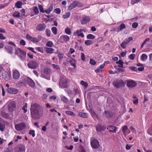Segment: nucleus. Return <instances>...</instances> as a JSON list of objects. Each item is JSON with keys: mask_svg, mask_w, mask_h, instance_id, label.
<instances>
[{"mask_svg": "<svg viewBox=\"0 0 152 152\" xmlns=\"http://www.w3.org/2000/svg\"><path fill=\"white\" fill-rule=\"evenodd\" d=\"M30 110L31 117L34 119H39L43 115L42 107L37 103L31 104Z\"/></svg>", "mask_w": 152, "mask_h": 152, "instance_id": "nucleus-1", "label": "nucleus"}, {"mask_svg": "<svg viewBox=\"0 0 152 152\" xmlns=\"http://www.w3.org/2000/svg\"><path fill=\"white\" fill-rule=\"evenodd\" d=\"M90 144L91 147L94 149L98 148L100 145L99 142L98 140L93 138L91 139Z\"/></svg>", "mask_w": 152, "mask_h": 152, "instance_id": "nucleus-2", "label": "nucleus"}, {"mask_svg": "<svg viewBox=\"0 0 152 152\" xmlns=\"http://www.w3.org/2000/svg\"><path fill=\"white\" fill-rule=\"evenodd\" d=\"M113 85L116 88L123 87L125 85L123 81L121 80L116 79L113 81Z\"/></svg>", "mask_w": 152, "mask_h": 152, "instance_id": "nucleus-3", "label": "nucleus"}, {"mask_svg": "<svg viewBox=\"0 0 152 152\" xmlns=\"http://www.w3.org/2000/svg\"><path fill=\"white\" fill-rule=\"evenodd\" d=\"M59 84L61 88H66L69 86V81L66 79L61 80H60Z\"/></svg>", "mask_w": 152, "mask_h": 152, "instance_id": "nucleus-4", "label": "nucleus"}, {"mask_svg": "<svg viewBox=\"0 0 152 152\" xmlns=\"http://www.w3.org/2000/svg\"><path fill=\"white\" fill-rule=\"evenodd\" d=\"M16 107L15 102L12 101L8 104L7 109L9 112H12L14 110Z\"/></svg>", "mask_w": 152, "mask_h": 152, "instance_id": "nucleus-5", "label": "nucleus"}, {"mask_svg": "<svg viewBox=\"0 0 152 152\" xmlns=\"http://www.w3.org/2000/svg\"><path fill=\"white\" fill-rule=\"evenodd\" d=\"M26 127V125L24 123H20L16 124L15 125V129L17 131H20L23 130L25 129Z\"/></svg>", "mask_w": 152, "mask_h": 152, "instance_id": "nucleus-6", "label": "nucleus"}, {"mask_svg": "<svg viewBox=\"0 0 152 152\" xmlns=\"http://www.w3.org/2000/svg\"><path fill=\"white\" fill-rule=\"evenodd\" d=\"M28 67L31 69H35L38 66L37 62L34 61H30L28 64Z\"/></svg>", "mask_w": 152, "mask_h": 152, "instance_id": "nucleus-7", "label": "nucleus"}, {"mask_svg": "<svg viewBox=\"0 0 152 152\" xmlns=\"http://www.w3.org/2000/svg\"><path fill=\"white\" fill-rule=\"evenodd\" d=\"M25 146L22 144L18 145L15 149V152H25Z\"/></svg>", "mask_w": 152, "mask_h": 152, "instance_id": "nucleus-8", "label": "nucleus"}, {"mask_svg": "<svg viewBox=\"0 0 152 152\" xmlns=\"http://www.w3.org/2000/svg\"><path fill=\"white\" fill-rule=\"evenodd\" d=\"M46 26L44 23H39L36 27V29L39 31H44L46 28Z\"/></svg>", "mask_w": 152, "mask_h": 152, "instance_id": "nucleus-9", "label": "nucleus"}, {"mask_svg": "<svg viewBox=\"0 0 152 152\" xmlns=\"http://www.w3.org/2000/svg\"><path fill=\"white\" fill-rule=\"evenodd\" d=\"M136 82L134 80H127V86L128 87H134L136 86Z\"/></svg>", "mask_w": 152, "mask_h": 152, "instance_id": "nucleus-10", "label": "nucleus"}, {"mask_svg": "<svg viewBox=\"0 0 152 152\" xmlns=\"http://www.w3.org/2000/svg\"><path fill=\"white\" fill-rule=\"evenodd\" d=\"M106 127L105 125H101L98 124L96 127V130L98 133L99 132H101L102 131H104L106 129Z\"/></svg>", "mask_w": 152, "mask_h": 152, "instance_id": "nucleus-11", "label": "nucleus"}, {"mask_svg": "<svg viewBox=\"0 0 152 152\" xmlns=\"http://www.w3.org/2000/svg\"><path fill=\"white\" fill-rule=\"evenodd\" d=\"M26 80L24 78H21L18 83L16 84V86L18 87H20L23 85L26 84Z\"/></svg>", "mask_w": 152, "mask_h": 152, "instance_id": "nucleus-12", "label": "nucleus"}, {"mask_svg": "<svg viewBox=\"0 0 152 152\" xmlns=\"http://www.w3.org/2000/svg\"><path fill=\"white\" fill-rule=\"evenodd\" d=\"M20 73L17 70H15L13 71L12 73V76L13 79H17L19 78L20 77Z\"/></svg>", "mask_w": 152, "mask_h": 152, "instance_id": "nucleus-13", "label": "nucleus"}, {"mask_svg": "<svg viewBox=\"0 0 152 152\" xmlns=\"http://www.w3.org/2000/svg\"><path fill=\"white\" fill-rule=\"evenodd\" d=\"M7 91L10 94H15L18 93V89L12 88H10L7 89Z\"/></svg>", "mask_w": 152, "mask_h": 152, "instance_id": "nucleus-14", "label": "nucleus"}, {"mask_svg": "<svg viewBox=\"0 0 152 152\" xmlns=\"http://www.w3.org/2000/svg\"><path fill=\"white\" fill-rule=\"evenodd\" d=\"M90 18L88 16H85L81 20V23L82 24H84L87 23L90 21Z\"/></svg>", "mask_w": 152, "mask_h": 152, "instance_id": "nucleus-15", "label": "nucleus"}, {"mask_svg": "<svg viewBox=\"0 0 152 152\" xmlns=\"http://www.w3.org/2000/svg\"><path fill=\"white\" fill-rule=\"evenodd\" d=\"M77 1H75L73 2L69 7L68 8V10H71L72 9L75 8L77 6H78L77 4Z\"/></svg>", "mask_w": 152, "mask_h": 152, "instance_id": "nucleus-16", "label": "nucleus"}, {"mask_svg": "<svg viewBox=\"0 0 152 152\" xmlns=\"http://www.w3.org/2000/svg\"><path fill=\"white\" fill-rule=\"evenodd\" d=\"M26 56V51L21 50V51L20 52V56H19V58H20L21 60H23L25 59Z\"/></svg>", "mask_w": 152, "mask_h": 152, "instance_id": "nucleus-17", "label": "nucleus"}, {"mask_svg": "<svg viewBox=\"0 0 152 152\" xmlns=\"http://www.w3.org/2000/svg\"><path fill=\"white\" fill-rule=\"evenodd\" d=\"M51 70L50 68L46 67L44 69L43 73L42 74L44 77H45L46 76L49 75L50 72Z\"/></svg>", "mask_w": 152, "mask_h": 152, "instance_id": "nucleus-18", "label": "nucleus"}, {"mask_svg": "<svg viewBox=\"0 0 152 152\" xmlns=\"http://www.w3.org/2000/svg\"><path fill=\"white\" fill-rule=\"evenodd\" d=\"M28 85L31 87H33L35 86V84L34 82L30 78L28 77L27 78Z\"/></svg>", "mask_w": 152, "mask_h": 152, "instance_id": "nucleus-19", "label": "nucleus"}, {"mask_svg": "<svg viewBox=\"0 0 152 152\" xmlns=\"http://www.w3.org/2000/svg\"><path fill=\"white\" fill-rule=\"evenodd\" d=\"M90 112L92 116L93 117L94 119L98 120L99 119L98 115L95 113V111L92 109L90 110Z\"/></svg>", "mask_w": 152, "mask_h": 152, "instance_id": "nucleus-20", "label": "nucleus"}, {"mask_svg": "<svg viewBox=\"0 0 152 152\" xmlns=\"http://www.w3.org/2000/svg\"><path fill=\"white\" fill-rule=\"evenodd\" d=\"M110 132H116L117 128L116 127L113 126H110L108 127L107 128Z\"/></svg>", "mask_w": 152, "mask_h": 152, "instance_id": "nucleus-21", "label": "nucleus"}, {"mask_svg": "<svg viewBox=\"0 0 152 152\" xmlns=\"http://www.w3.org/2000/svg\"><path fill=\"white\" fill-rule=\"evenodd\" d=\"M4 48L7 50V51L10 53L12 54L13 53V48L9 45H6L5 46Z\"/></svg>", "mask_w": 152, "mask_h": 152, "instance_id": "nucleus-22", "label": "nucleus"}, {"mask_svg": "<svg viewBox=\"0 0 152 152\" xmlns=\"http://www.w3.org/2000/svg\"><path fill=\"white\" fill-rule=\"evenodd\" d=\"M60 38L64 42H66L69 40V38L67 35H63L61 36Z\"/></svg>", "mask_w": 152, "mask_h": 152, "instance_id": "nucleus-23", "label": "nucleus"}, {"mask_svg": "<svg viewBox=\"0 0 152 152\" xmlns=\"http://www.w3.org/2000/svg\"><path fill=\"white\" fill-rule=\"evenodd\" d=\"M78 115L83 118H86L88 116V114L87 113L81 112L78 113Z\"/></svg>", "mask_w": 152, "mask_h": 152, "instance_id": "nucleus-24", "label": "nucleus"}, {"mask_svg": "<svg viewBox=\"0 0 152 152\" xmlns=\"http://www.w3.org/2000/svg\"><path fill=\"white\" fill-rule=\"evenodd\" d=\"M61 100L64 102L67 103L68 102V99L65 96L62 95L61 96Z\"/></svg>", "mask_w": 152, "mask_h": 152, "instance_id": "nucleus-25", "label": "nucleus"}, {"mask_svg": "<svg viewBox=\"0 0 152 152\" xmlns=\"http://www.w3.org/2000/svg\"><path fill=\"white\" fill-rule=\"evenodd\" d=\"M22 3L20 1H17L15 4V6L18 8H22Z\"/></svg>", "mask_w": 152, "mask_h": 152, "instance_id": "nucleus-26", "label": "nucleus"}, {"mask_svg": "<svg viewBox=\"0 0 152 152\" xmlns=\"http://www.w3.org/2000/svg\"><path fill=\"white\" fill-rule=\"evenodd\" d=\"M53 51L54 50L52 48L48 47L46 48V51L48 53L52 54L53 53Z\"/></svg>", "mask_w": 152, "mask_h": 152, "instance_id": "nucleus-27", "label": "nucleus"}, {"mask_svg": "<svg viewBox=\"0 0 152 152\" xmlns=\"http://www.w3.org/2000/svg\"><path fill=\"white\" fill-rule=\"evenodd\" d=\"M21 51V49L20 48H18L15 50V55H18L19 56H20V53Z\"/></svg>", "mask_w": 152, "mask_h": 152, "instance_id": "nucleus-28", "label": "nucleus"}, {"mask_svg": "<svg viewBox=\"0 0 152 152\" xmlns=\"http://www.w3.org/2000/svg\"><path fill=\"white\" fill-rule=\"evenodd\" d=\"M20 13L18 11H15L13 14V16L15 18H19L20 17Z\"/></svg>", "mask_w": 152, "mask_h": 152, "instance_id": "nucleus-29", "label": "nucleus"}, {"mask_svg": "<svg viewBox=\"0 0 152 152\" xmlns=\"http://www.w3.org/2000/svg\"><path fill=\"white\" fill-rule=\"evenodd\" d=\"M119 31H122L123 29L126 28L125 25L123 23H121L119 27H118Z\"/></svg>", "mask_w": 152, "mask_h": 152, "instance_id": "nucleus-30", "label": "nucleus"}, {"mask_svg": "<svg viewBox=\"0 0 152 152\" xmlns=\"http://www.w3.org/2000/svg\"><path fill=\"white\" fill-rule=\"evenodd\" d=\"M81 32L79 30H77L76 32V34L78 37H81L82 38L84 37V35L83 33H81Z\"/></svg>", "mask_w": 152, "mask_h": 152, "instance_id": "nucleus-31", "label": "nucleus"}, {"mask_svg": "<svg viewBox=\"0 0 152 152\" xmlns=\"http://www.w3.org/2000/svg\"><path fill=\"white\" fill-rule=\"evenodd\" d=\"M128 43V42H123L121 44V46L123 48L125 49Z\"/></svg>", "mask_w": 152, "mask_h": 152, "instance_id": "nucleus-32", "label": "nucleus"}, {"mask_svg": "<svg viewBox=\"0 0 152 152\" xmlns=\"http://www.w3.org/2000/svg\"><path fill=\"white\" fill-rule=\"evenodd\" d=\"M95 38V36L91 34H89L87 35V38L89 39H94Z\"/></svg>", "mask_w": 152, "mask_h": 152, "instance_id": "nucleus-33", "label": "nucleus"}, {"mask_svg": "<svg viewBox=\"0 0 152 152\" xmlns=\"http://www.w3.org/2000/svg\"><path fill=\"white\" fill-rule=\"evenodd\" d=\"M147 56L145 54H142L141 56V59L142 61H144L145 60L147 59Z\"/></svg>", "mask_w": 152, "mask_h": 152, "instance_id": "nucleus-34", "label": "nucleus"}, {"mask_svg": "<svg viewBox=\"0 0 152 152\" xmlns=\"http://www.w3.org/2000/svg\"><path fill=\"white\" fill-rule=\"evenodd\" d=\"M80 83L81 85L84 86L85 88H87L88 86V83L83 80L81 81Z\"/></svg>", "mask_w": 152, "mask_h": 152, "instance_id": "nucleus-35", "label": "nucleus"}, {"mask_svg": "<svg viewBox=\"0 0 152 152\" xmlns=\"http://www.w3.org/2000/svg\"><path fill=\"white\" fill-rule=\"evenodd\" d=\"M51 30L54 34L56 35L57 34V29L56 27H52L51 28Z\"/></svg>", "mask_w": 152, "mask_h": 152, "instance_id": "nucleus-36", "label": "nucleus"}, {"mask_svg": "<svg viewBox=\"0 0 152 152\" xmlns=\"http://www.w3.org/2000/svg\"><path fill=\"white\" fill-rule=\"evenodd\" d=\"M70 14L71 13L70 12H68L65 15H63L62 16V17L64 18H68L70 16Z\"/></svg>", "mask_w": 152, "mask_h": 152, "instance_id": "nucleus-37", "label": "nucleus"}, {"mask_svg": "<svg viewBox=\"0 0 152 152\" xmlns=\"http://www.w3.org/2000/svg\"><path fill=\"white\" fill-rule=\"evenodd\" d=\"M105 116L107 118H110L111 117V114L110 113L107 111H105Z\"/></svg>", "mask_w": 152, "mask_h": 152, "instance_id": "nucleus-38", "label": "nucleus"}, {"mask_svg": "<svg viewBox=\"0 0 152 152\" xmlns=\"http://www.w3.org/2000/svg\"><path fill=\"white\" fill-rule=\"evenodd\" d=\"M65 32L68 34H70L71 33L70 29L69 28H65Z\"/></svg>", "mask_w": 152, "mask_h": 152, "instance_id": "nucleus-39", "label": "nucleus"}, {"mask_svg": "<svg viewBox=\"0 0 152 152\" xmlns=\"http://www.w3.org/2000/svg\"><path fill=\"white\" fill-rule=\"evenodd\" d=\"M134 99L133 100V103L135 104H137L138 103V99L136 96H134Z\"/></svg>", "mask_w": 152, "mask_h": 152, "instance_id": "nucleus-40", "label": "nucleus"}, {"mask_svg": "<svg viewBox=\"0 0 152 152\" xmlns=\"http://www.w3.org/2000/svg\"><path fill=\"white\" fill-rule=\"evenodd\" d=\"M66 113L69 115L72 116H75V115L74 114V113L71 111H66Z\"/></svg>", "mask_w": 152, "mask_h": 152, "instance_id": "nucleus-41", "label": "nucleus"}, {"mask_svg": "<svg viewBox=\"0 0 152 152\" xmlns=\"http://www.w3.org/2000/svg\"><path fill=\"white\" fill-rule=\"evenodd\" d=\"M0 130L1 131L3 132L4 131L5 128V125L3 124H2L1 123H0Z\"/></svg>", "mask_w": 152, "mask_h": 152, "instance_id": "nucleus-42", "label": "nucleus"}, {"mask_svg": "<svg viewBox=\"0 0 152 152\" xmlns=\"http://www.w3.org/2000/svg\"><path fill=\"white\" fill-rule=\"evenodd\" d=\"M53 45V44L51 41H48L46 43V46L48 47H51Z\"/></svg>", "mask_w": 152, "mask_h": 152, "instance_id": "nucleus-43", "label": "nucleus"}, {"mask_svg": "<svg viewBox=\"0 0 152 152\" xmlns=\"http://www.w3.org/2000/svg\"><path fill=\"white\" fill-rule=\"evenodd\" d=\"M54 12L57 14H59L60 13L61 10L60 8H57L54 10Z\"/></svg>", "mask_w": 152, "mask_h": 152, "instance_id": "nucleus-44", "label": "nucleus"}, {"mask_svg": "<svg viewBox=\"0 0 152 152\" xmlns=\"http://www.w3.org/2000/svg\"><path fill=\"white\" fill-rule=\"evenodd\" d=\"M85 44L86 45H89L92 44V42L90 40H87L85 41Z\"/></svg>", "mask_w": 152, "mask_h": 152, "instance_id": "nucleus-45", "label": "nucleus"}, {"mask_svg": "<svg viewBox=\"0 0 152 152\" xmlns=\"http://www.w3.org/2000/svg\"><path fill=\"white\" fill-rule=\"evenodd\" d=\"M69 63L73 67H75L76 66L75 60L74 59H73V60H70L69 61Z\"/></svg>", "mask_w": 152, "mask_h": 152, "instance_id": "nucleus-46", "label": "nucleus"}, {"mask_svg": "<svg viewBox=\"0 0 152 152\" xmlns=\"http://www.w3.org/2000/svg\"><path fill=\"white\" fill-rule=\"evenodd\" d=\"M35 131L34 130H30L29 132V134L31 135L32 137H34L35 136Z\"/></svg>", "mask_w": 152, "mask_h": 152, "instance_id": "nucleus-47", "label": "nucleus"}, {"mask_svg": "<svg viewBox=\"0 0 152 152\" xmlns=\"http://www.w3.org/2000/svg\"><path fill=\"white\" fill-rule=\"evenodd\" d=\"M38 7L40 12L42 13H44V11L43 10V7L41 5L39 4Z\"/></svg>", "mask_w": 152, "mask_h": 152, "instance_id": "nucleus-48", "label": "nucleus"}, {"mask_svg": "<svg viewBox=\"0 0 152 152\" xmlns=\"http://www.w3.org/2000/svg\"><path fill=\"white\" fill-rule=\"evenodd\" d=\"M26 39L31 41H32V39L33 37L30 36L28 34H27L26 35Z\"/></svg>", "mask_w": 152, "mask_h": 152, "instance_id": "nucleus-49", "label": "nucleus"}, {"mask_svg": "<svg viewBox=\"0 0 152 152\" xmlns=\"http://www.w3.org/2000/svg\"><path fill=\"white\" fill-rule=\"evenodd\" d=\"M116 63L117 64H119L120 65L121 67L123 68V64L124 62L121 60H119L118 61L116 62Z\"/></svg>", "mask_w": 152, "mask_h": 152, "instance_id": "nucleus-50", "label": "nucleus"}, {"mask_svg": "<svg viewBox=\"0 0 152 152\" xmlns=\"http://www.w3.org/2000/svg\"><path fill=\"white\" fill-rule=\"evenodd\" d=\"M27 106V104L26 103L25 104L24 106L23 107L22 109L24 110V113H26L27 111V109H25V108Z\"/></svg>", "mask_w": 152, "mask_h": 152, "instance_id": "nucleus-51", "label": "nucleus"}, {"mask_svg": "<svg viewBox=\"0 0 152 152\" xmlns=\"http://www.w3.org/2000/svg\"><path fill=\"white\" fill-rule=\"evenodd\" d=\"M89 63L91 65H95L96 64V62L93 59H91L90 60Z\"/></svg>", "mask_w": 152, "mask_h": 152, "instance_id": "nucleus-52", "label": "nucleus"}, {"mask_svg": "<svg viewBox=\"0 0 152 152\" xmlns=\"http://www.w3.org/2000/svg\"><path fill=\"white\" fill-rule=\"evenodd\" d=\"M33 10L34 12L36 13V14H37L39 12L38 8L36 6L34 7Z\"/></svg>", "mask_w": 152, "mask_h": 152, "instance_id": "nucleus-53", "label": "nucleus"}, {"mask_svg": "<svg viewBox=\"0 0 152 152\" xmlns=\"http://www.w3.org/2000/svg\"><path fill=\"white\" fill-rule=\"evenodd\" d=\"M141 0H132L131 4L132 5H133L138 2H140Z\"/></svg>", "mask_w": 152, "mask_h": 152, "instance_id": "nucleus-54", "label": "nucleus"}, {"mask_svg": "<svg viewBox=\"0 0 152 152\" xmlns=\"http://www.w3.org/2000/svg\"><path fill=\"white\" fill-rule=\"evenodd\" d=\"M127 129V126L125 125L122 128V131L123 133H125L126 132V130Z\"/></svg>", "mask_w": 152, "mask_h": 152, "instance_id": "nucleus-55", "label": "nucleus"}, {"mask_svg": "<svg viewBox=\"0 0 152 152\" xmlns=\"http://www.w3.org/2000/svg\"><path fill=\"white\" fill-rule=\"evenodd\" d=\"M135 55L134 54H132L129 56V58L132 60H133L134 58Z\"/></svg>", "mask_w": 152, "mask_h": 152, "instance_id": "nucleus-56", "label": "nucleus"}, {"mask_svg": "<svg viewBox=\"0 0 152 152\" xmlns=\"http://www.w3.org/2000/svg\"><path fill=\"white\" fill-rule=\"evenodd\" d=\"M9 4V3H7L4 5L0 4V10L3 9L7 6Z\"/></svg>", "mask_w": 152, "mask_h": 152, "instance_id": "nucleus-57", "label": "nucleus"}, {"mask_svg": "<svg viewBox=\"0 0 152 152\" xmlns=\"http://www.w3.org/2000/svg\"><path fill=\"white\" fill-rule=\"evenodd\" d=\"M138 23L137 22H135L133 23L132 25V26L133 28H136L138 26Z\"/></svg>", "mask_w": 152, "mask_h": 152, "instance_id": "nucleus-58", "label": "nucleus"}, {"mask_svg": "<svg viewBox=\"0 0 152 152\" xmlns=\"http://www.w3.org/2000/svg\"><path fill=\"white\" fill-rule=\"evenodd\" d=\"M36 49L39 52H41L42 53H43V49L42 48L37 47L36 48Z\"/></svg>", "mask_w": 152, "mask_h": 152, "instance_id": "nucleus-59", "label": "nucleus"}, {"mask_svg": "<svg viewBox=\"0 0 152 152\" xmlns=\"http://www.w3.org/2000/svg\"><path fill=\"white\" fill-rule=\"evenodd\" d=\"M39 41V40L37 39V38L34 37L32 39V42L33 43H37Z\"/></svg>", "mask_w": 152, "mask_h": 152, "instance_id": "nucleus-60", "label": "nucleus"}, {"mask_svg": "<svg viewBox=\"0 0 152 152\" xmlns=\"http://www.w3.org/2000/svg\"><path fill=\"white\" fill-rule=\"evenodd\" d=\"M81 60L83 61H85V54L83 53H81Z\"/></svg>", "mask_w": 152, "mask_h": 152, "instance_id": "nucleus-61", "label": "nucleus"}, {"mask_svg": "<svg viewBox=\"0 0 152 152\" xmlns=\"http://www.w3.org/2000/svg\"><path fill=\"white\" fill-rule=\"evenodd\" d=\"M20 44L23 46H24L26 45V42L23 39L21 40L20 42Z\"/></svg>", "mask_w": 152, "mask_h": 152, "instance_id": "nucleus-62", "label": "nucleus"}, {"mask_svg": "<svg viewBox=\"0 0 152 152\" xmlns=\"http://www.w3.org/2000/svg\"><path fill=\"white\" fill-rule=\"evenodd\" d=\"M58 56L60 59L61 60L63 58V55L61 53H58Z\"/></svg>", "mask_w": 152, "mask_h": 152, "instance_id": "nucleus-63", "label": "nucleus"}, {"mask_svg": "<svg viewBox=\"0 0 152 152\" xmlns=\"http://www.w3.org/2000/svg\"><path fill=\"white\" fill-rule=\"evenodd\" d=\"M79 152H86L85 149L83 147L81 146L80 147V150L79 151Z\"/></svg>", "mask_w": 152, "mask_h": 152, "instance_id": "nucleus-64", "label": "nucleus"}]
</instances>
